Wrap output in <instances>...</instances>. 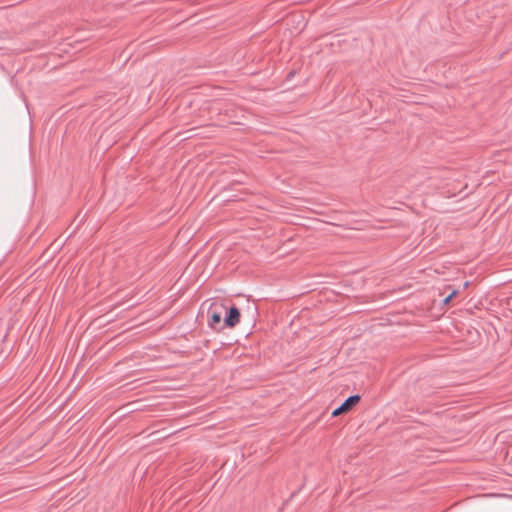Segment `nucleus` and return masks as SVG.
Here are the masks:
<instances>
[{"label": "nucleus", "mask_w": 512, "mask_h": 512, "mask_svg": "<svg viewBox=\"0 0 512 512\" xmlns=\"http://www.w3.org/2000/svg\"><path fill=\"white\" fill-rule=\"evenodd\" d=\"M227 311V307L223 303H212L208 309L209 326L216 328L222 320V314Z\"/></svg>", "instance_id": "1"}, {"label": "nucleus", "mask_w": 512, "mask_h": 512, "mask_svg": "<svg viewBox=\"0 0 512 512\" xmlns=\"http://www.w3.org/2000/svg\"><path fill=\"white\" fill-rule=\"evenodd\" d=\"M359 401H360V396L359 395H351L338 408L333 410L332 416L336 417V416H339L342 413L348 412Z\"/></svg>", "instance_id": "2"}, {"label": "nucleus", "mask_w": 512, "mask_h": 512, "mask_svg": "<svg viewBox=\"0 0 512 512\" xmlns=\"http://www.w3.org/2000/svg\"><path fill=\"white\" fill-rule=\"evenodd\" d=\"M456 294V291H453L449 296H447L444 300V303H448Z\"/></svg>", "instance_id": "4"}, {"label": "nucleus", "mask_w": 512, "mask_h": 512, "mask_svg": "<svg viewBox=\"0 0 512 512\" xmlns=\"http://www.w3.org/2000/svg\"><path fill=\"white\" fill-rule=\"evenodd\" d=\"M226 316L224 318V325L227 327H234L236 324L239 323L240 320V312L239 309L235 306L227 308V311L225 312Z\"/></svg>", "instance_id": "3"}]
</instances>
